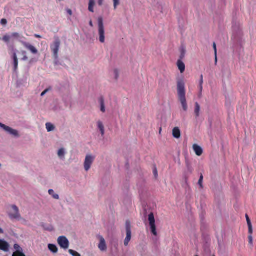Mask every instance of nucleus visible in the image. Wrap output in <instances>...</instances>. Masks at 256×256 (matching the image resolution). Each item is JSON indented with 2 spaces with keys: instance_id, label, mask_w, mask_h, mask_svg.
Masks as SVG:
<instances>
[{
  "instance_id": "8fccbe9b",
  "label": "nucleus",
  "mask_w": 256,
  "mask_h": 256,
  "mask_svg": "<svg viewBox=\"0 0 256 256\" xmlns=\"http://www.w3.org/2000/svg\"><path fill=\"white\" fill-rule=\"evenodd\" d=\"M34 36H35L36 38H42V36H41L40 35H39V34H36L34 35Z\"/></svg>"
},
{
  "instance_id": "f03ea898",
  "label": "nucleus",
  "mask_w": 256,
  "mask_h": 256,
  "mask_svg": "<svg viewBox=\"0 0 256 256\" xmlns=\"http://www.w3.org/2000/svg\"><path fill=\"white\" fill-rule=\"evenodd\" d=\"M98 22L99 40L101 43H104L105 42L104 28L103 22V18L102 16H100L98 18Z\"/></svg>"
},
{
  "instance_id": "f8f14e48",
  "label": "nucleus",
  "mask_w": 256,
  "mask_h": 256,
  "mask_svg": "<svg viewBox=\"0 0 256 256\" xmlns=\"http://www.w3.org/2000/svg\"><path fill=\"white\" fill-rule=\"evenodd\" d=\"M22 44L24 47L30 50L32 54H36L38 53V50L33 46L24 42H22Z\"/></svg>"
},
{
  "instance_id": "864d4df0",
  "label": "nucleus",
  "mask_w": 256,
  "mask_h": 256,
  "mask_svg": "<svg viewBox=\"0 0 256 256\" xmlns=\"http://www.w3.org/2000/svg\"><path fill=\"white\" fill-rule=\"evenodd\" d=\"M4 232L3 230L0 228V234H4Z\"/></svg>"
},
{
  "instance_id": "b1692460",
  "label": "nucleus",
  "mask_w": 256,
  "mask_h": 256,
  "mask_svg": "<svg viewBox=\"0 0 256 256\" xmlns=\"http://www.w3.org/2000/svg\"><path fill=\"white\" fill-rule=\"evenodd\" d=\"M95 5L94 0H89L88 10L90 12H94V7Z\"/></svg>"
},
{
  "instance_id": "7ed1b4c3",
  "label": "nucleus",
  "mask_w": 256,
  "mask_h": 256,
  "mask_svg": "<svg viewBox=\"0 0 256 256\" xmlns=\"http://www.w3.org/2000/svg\"><path fill=\"white\" fill-rule=\"evenodd\" d=\"M126 238L124 240V245L128 246L132 238L130 222L129 220L126 222Z\"/></svg>"
},
{
  "instance_id": "37998d69",
  "label": "nucleus",
  "mask_w": 256,
  "mask_h": 256,
  "mask_svg": "<svg viewBox=\"0 0 256 256\" xmlns=\"http://www.w3.org/2000/svg\"><path fill=\"white\" fill-rule=\"evenodd\" d=\"M66 12L70 16H72V10L70 9H69V8L66 9Z\"/></svg>"
},
{
  "instance_id": "de8ad7c7",
  "label": "nucleus",
  "mask_w": 256,
  "mask_h": 256,
  "mask_svg": "<svg viewBox=\"0 0 256 256\" xmlns=\"http://www.w3.org/2000/svg\"><path fill=\"white\" fill-rule=\"evenodd\" d=\"M217 62H218L217 54H216V55H215V59H214V62H215L216 64Z\"/></svg>"
},
{
  "instance_id": "2eb2a0df",
  "label": "nucleus",
  "mask_w": 256,
  "mask_h": 256,
  "mask_svg": "<svg viewBox=\"0 0 256 256\" xmlns=\"http://www.w3.org/2000/svg\"><path fill=\"white\" fill-rule=\"evenodd\" d=\"M177 66L181 74L183 73L185 70V64L182 60H178L177 62Z\"/></svg>"
},
{
  "instance_id": "6e6d98bb",
  "label": "nucleus",
  "mask_w": 256,
  "mask_h": 256,
  "mask_svg": "<svg viewBox=\"0 0 256 256\" xmlns=\"http://www.w3.org/2000/svg\"><path fill=\"white\" fill-rule=\"evenodd\" d=\"M186 182H187V178H186Z\"/></svg>"
},
{
  "instance_id": "20e7f679",
  "label": "nucleus",
  "mask_w": 256,
  "mask_h": 256,
  "mask_svg": "<svg viewBox=\"0 0 256 256\" xmlns=\"http://www.w3.org/2000/svg\"><path fill=\"white\" fill-rule=\"evenodd\" d=\"M60 40L58 37L54 38V41L53 44L51 46V49L53 52L54 57L56 58L58 56V52L60 46Z\"/></svg>"
},
{
  "instance_id": "cd10ccee",
  "label": "nucleus",
  "mask_w": 256,
  "mask_h": 256,
  "mask_svg": "<svg viewBox=\"0 0 256 256\" xmlns=\"http://www.w3.org/2000/svg\"><path fill=\"white\" fill-rule=\"evenodd\" d=\"M200 111V106L198 102H196L195 103L194 113H195L196 117H198L199 116Z\"/></svg>"
},
{
  "instance_id": "a878e982",
  "label": "nucleus",
  "mask_w": 256,
  "mask_h": 256,
  "mask_svg": "<svg viewBox=\"0 0 256 256\" xmlns=\"http://www.w3.org/2000/svg\"><path fill=\"white\" fill-rule=\"evenodd\" d=\"M46 130L48 132H52L54 130L55 126L50 122H47L46 124Z\"/></svg>"
},
{
  "instance_id": "a18cd8bd",
  "label": "nucleus",
  "mask_w": 256,
  "mask_h": 256,
  "mask_svg": "<svg viewBox=\"0 0 256 256\" xmlns=\"http://www.w3.org/2000/svg\"><path fill=\"white\" fill-rule=\"evenodd\" d=\"M104 0H98V4L101 6L102 5Z\"/></svg>"
},
{
  "instance_id": "9d476101",
  "label": "nucleus",
  "mask_w": 256,
  "mask_h": 256,
  "mask_svg": "<svg viewBox=\"0 0 256 256\" xmlns=\"http://www.w3.org/2000/svg\"><path fill=\"white\" fill-rule=\"evenodd\" d=\"M9 244L3 239H0V250L5 252L9 251Z\"/></svg>"
},
{
  "instance_id": "473e14b6",
  "label": "nucleus",
  "mask_w": 256,
  "mask_h": 256,
  "mask_svg": "<svg viewBox=\"0 0 256 256\" xmlns=\"http://www.w3.org/2000/svg\"><path fill=\"white\" fill-rule=\"evenodd\" d=\"M14 248L16 250V251L22 252V248L18 244H14Z\"/></svg>"
},
{
  "instance_id": "a19ab883",
  "label": "nucleus",
  "mask_w": 256,
  "mask_h": 256,
  "mask_svg": "<svg viewBox=\"0 0 256 256\" xmlns=\"http://www.w3.org/2000/svg\"><path fill=\"white\" fill-rule=\"evenodd\" d=\"M212 46L214 50V55H216L217 54V51H216V44L215 42H213L212 44Z\"/></svg>"
},
{
  "instance_id": "58836bf2",
  "label": "nucleus",
  "mask_w": 256,
  "mask_h": 256,
  "mask_svg": "<svg viewBox=\"0 0 256 256\" xmlns=\"http://www.w3.org/2000/svg\"><path fill=\"white\" fill-rule=\"evenodd\" d=\"M7 20L5 18H2L0 20V24L3 26H6L7 24Z\"/></svg>"
},
{
  "instance_id": "ddd939ff",
  "label": "nucleus",
  "mask_w": 256,
  "mask_h": 256,
  "mask_svg": "<svg viewBox=\"0 0 256 256\" xmlns=\"http://www.w3.org/2000/svg\"><path fill=\"white\" fill-rule=\"evenodd\" d=\"M98 102L100 104V111L104 113L106 112V108H105V104H104V98L102 96H101L100 98H98Z\"/></svg>"
},
{
  "instance_id": "c85d7f7f",
  "label": "nucleus",
  "mask_w": 256,
  "mask_h": 256,
  "mask_svg": "<svg viewBox=\"0 0 256 256\" xmlns=\"http://www.w3.org/2000/svg\"><path fill=\"white\" fill-rule=\"evenodd\" d=\"M203 178H204V177H203L202 174H200L198 184L200 186V188L202 189L203 188V185H202Z\"/></svg>"
},
{
  "instance_id": "7c9ffc66",
  "label": "nucleus",
  "mask_w": 256,
  "mask_h": 256,
  "mask_svg": "<svg viewBox=\"0 0 256 256\" xmlns=\"http://www.w3.org/2000/svg\"><path fill=\"white\" fill-rule=\"evenodd\" d=\"M68 252L72 256H81L78 252L72 250H70Z\"/></svg>"
},
{
  "instance_id": "72a5a7b5",
  "label": "nucleus",
  "mask_w": 256,
  "mask_h": 256,
  "mask_svg": "<svg viewBox=\"0 0 256 256\" xmlns=\"http://www.w3.org/2000/svg\"><path fill=\"white\" fill-rule=\"evenodd\" d=\"M10 36H8V35H6L4 36L3 38H2V40L6 42H8L9 41H10Z\"/></svg>"
},
{
  "instance_id": "79ce46f5",
  "label": "nucleus",
  "mask_w": 256,
  "mask_h": 256,
  "mask_svg": "<svg viewBox=\"0 0 256 256\" xmlns=\"http://www.w3.org/2000/svg\"><path fill=\"white\" fill-rule=\"evenodd\" d=\"M12 36H13V37H14V38H18V37H19L20 35H19V34H18V33H17V32H14V33H12Z\"/></svg>"
},
{
  "instance_id": "e433bc0d",
  "label": "nucleus",
  "mask_w": 256,
  "mask_h": 256,
  "mask_svg": "<svg viewBox=\"0 0 256 256\" xmlns=\"http://www.w3.org/2000/svg\"><path fill=\"white\" fill-rule=\"evenodd\" d=\"M54 64L56 66H58L61 64L60 62L58 60V56L56 58V57H54Z\"/></svg>"
},
{
  "instance_id": "39448f33",
  "label": "nucleus",
  "mask_w": 256,
  "mask_h": 256,
  "mask_svg": "<svg viewBox=\"0 0 256 256\" xmlns=\"http://www.w3.org/2000/svg\"><path fill=\"white\" fill-rule=\"evenodd\" d=\"M148 220L149 222L151 232L154 235L156 236L157 235V232L155 224V219L154 214L152 212H151L149 214L148 216Z\"/></svg>"
},
{
  "instance_id": "dca6fc26",
  "label": "nucleus",
  "mask_w": 256,
  "mask_h": 256,
  "mask_svg": "<svg viewBox=\"0 0 256 256\" xmlns=\"http://www.w3.org/2000/svg\"><path fill=\"white\" fill-rule=\"evenodd\" d=\"M13 60H14V72H17V70L18 68V59L16 54L15 52L13 54Z\"/></svg>"
},
{
  "instance_id": "393cba45",
  "label": "nucleus",
  "mask_w": 256,
  "mask_h": 256,
  "mask_svg": "<svg viewBox=\"0 0 256 256\" xmlns=\"http://www.w3.org/2000/svg\"><path fill=\"white\" fill-rule=\"evenodd\" d=\"M65 154V150L64 148H61L58 150V155L60 158L63 160L64 158Z\"/></svg>"
},
{
  "instance_id": "c9c22d12",
  "label": "nucleus",
  "mask_w": 256,
  "mask_h": 256,
  "mask_svg": "<svg viewBox=\"0 0 256 256\" xmlns=\"http://www.w3.org/2000/svg\"><path fill=\"white\" fill-rule=\"evenodd\" d=\"M120 0H113L114 8L116 9L118 6L120 4Z\"/></svg>"
},
{
  "instance_id": "052dcab7",
  "label": "nucleus",
  "mask_w": 256,
  "mask_h": 256,
  "mask_svg": "<svg viewBox=\"0 0 256 256\" xmlns=\"http://www.w3.org/2000/svg\"><path fill=\"white\" fill-rule=\"evenodd\" d=\"M195 256H198V255H196Z\"/></svg>"
},
{
  "instance_id": "bb28decb",
  "label": "nucleus",
  "mask_w": 256,
  "mask_h": 256,
  "mask_svg": "<svg viewBox=\"0 0 256 256\" xmlns=\"http://www.w3.org/2000/svg\"><path fill=\"white\" fill-rule=\"evenodd\" d=\"M48 192L54 199L58 200L60 198L58 194H55L53 190H49Z\"/></svg>"
},
{
  "instance_id": "bf43d9fd",
  "label": "nucleus",
  "mask_w": 256,
  "mask_h": 256,
  "mask_svg": "<svg viewBox=\"0 0 256 256\" xmlns=\"http://www.w3.org/2000/svg\"><path fill=\"white\" fill-rule=\"evenodd\" d=\"M1 166H2V165H1V164H0V168H1Z\"/></svg>"
},
{
  "instance_id": "f257e3e1",
  "label": "nucleus",
  "mask_w": 256,
  "mask_h": 256,
  "mask_svg": "<svg viewBox=\"0 0 256 256\" xmlns=\"http://www.w3.org/2000/svg\"><path fill=\"white\" fill-rule=\"evenodd\" d=\"M177 91L178 100L180 101L184 110H188V106L186 98V91L184 82L182 79H178L177 81Z\"/></svg>"
},
{
  "instance_id": "f704fd0d",
  "label": "nucleus",
  "mask_w": 256,
  "mask_h": 256,
  "mask_svg": "<svg viewBox=\"0 0 256 256\" xmlns=\"http://www.w3.org/2000/svg\"><path fill=\"white\" fill-rule=\"evenodd\" d=\"M250 234V235L248 236V242L250 245L252 246L253 239H252V234Z\"/></svg>"
},
{
  "instance_id": "c756f323",
  "label": "nucleus",
  "mask_w": 256,
  "mask_h": 256,
  "mask_svg": "<svg viewBox=\"0 0 256 256\" xmlns=\"http://www.w3.org/2000/svg\"><path fill=\"white\" fill-rule=\"evenodd\" d=\"M12 256H26L22 252L16 251L14 252Z\"/></svg>"
},
{
  "instance_id": "603ef678",
  "label": "nucleus",
  "mask_w": 256,
  "mask_h": 256,
  "mask_svg": "<svg viewBox=\"0 0 256 256\" xmlns=\"http://www.w3.org/2000/svg\"><path fill=\"white\" fill-rule=\"evenodd\" d=\"M4 125V124L0 122V128H3Z\"/></svg>"
},
{
  "instance_id": "ea45409f",
  "label": "nucleus",
  "mask_w": 256,
  "mask_h": 256,
  "mask_svg": "<svg viewBox=\"0 0 256 256\" xmlns=\"http://www.w3.org/2000/svg\"><path fill=\"white\" fill-rule=\"evenodd\" d=\"M50 90V88H48L46 89L41 94L40 96H44Z\"/></svg>"
},
{
  "instance_id": "9b49d317",
  "label": "nucleus",
  "mask_w": 256,
  "mask_h": 256,
  "mask_svg": "<svg viewBox=\"0 0 256 256\" xmlns=\"http://www.w3.org/2000/svg\"><path fill=\"white\" fill-rule=\"evenodd\" d=\"M100 244H98V247L101 251H106L107 249L106 241L104 238L101 236H99Z\"/></svg>"
},
{
  "instance_id": "c03bdc74",
  "label": "nucleus",
  "mask_w": 256,
  "mask_h": 256,
  "mask_svg": "<svg viewBox=\"0 0 256 256\" xmlns=\"http://www.w3.org/2000/svg\"><path fill=\"white\" fill-rule=\"evenodd\" d=\"M203 84V76L202 75L200 76V85H202Z\"/></svg>"
},
{
  "instance_id": "a211bd4d",
  "label": "nucleus",
  "mask_w": 256,
  "mask_h": 256,
  "mask_svg": "<svg viewBox=\"0 0 256 256\" xmlns=\"http://www.w3.org/2000/svg\"><path fill=\"white\" fill-rule=\"evenodd\" d=\"M172 136L174 138H179L180 137V131L178 128L175 127L172 130Z\"/></svg>"
},
{
  "instance_id": "6ab92c4d",
  "label": "nucleus",
  "mask_w": 256,
  "mask_h": 256,
  "mask_svg": "<svg viewBox=\"0 0 256 256\" xmlns=\"http://www.w3.org/2000/svg\"><path fill=\"white\" fill-rule=\"evenodd\" d=\"M186 167L187 173L188 174H192L193 171V168L190 162L186 158Z\"/></svg>"
},
{
  "instance_id": "1a4fd4ad",
  "label": "nucleus",
  "mask_w": 256,
  "mask_h": 256,
  "mask_svg": "<svg viewBox=\"0 0 256 256\" xmlns=\"http://www.w3.org/2000/svg\"><path fill=\"white\" fill-rule=\"evenodd\" d=\"M58 242L60 246L64 249H68L69 246V242L64 236H60L58 239Z\"/></svg>"
},
{
  "instance_id": "3c124183",
  "label": "nucleus",
  "mask_w": 256,
  "mask_h": 256,
  "mask_svg": "<svg viewBox=\"0 0 256 256\" xmlns=\"http://www.w3.org/2000/svg\"><path fill=\"white\" fill-rule=\"evenodd\" d=\"M202 85H200V92H202Z\"/></svg>"
},
{
  "instance_id": "4d7b16f0",
  "label": "nucleus",
  "mask_w": 256,
  "mask_h": 256,
  "mask_svg": "<svg viewBox=\"0 0 256 256\" xmlns=\"http://www.w3.org/2000/svg\"><path fill=\"white\" fill-rule=\"evenodd\" d=\"M31 62H32V60L30 62V63H31Z\"/></svg>"
},
{
  "instance_id": "6e6552de",
  "label": "nucleus",
  "mask_w": 256,
  "mask_h": 256,
  "mask_svg": "<svg viewBox=\"0 0 256 256\" xmlns=\"http://www.w3.org/2000/svg\"><path fill=\"white\" fill-rule=\"evenodd\" d=\"M2 129L6 132L8 134L12 136V137L14 138H18L20 137V134L19 132L16 130L13 129L10 126H8L6 125H4Z\"/></svg>"
},
{
  "instance_id": "aec40b11",
  "label": "nucleus",
  "mask_w": 256,
  "mask_h": 256,
  "mask_svg": "<svg viewBox=\"0 0 256 256\" xmlns=\"http://www.w3.org/2000/svg\"><path fill=\"white\" fill-rule=\"evenodd\" d=\"M40 226L45 230L52 232L54 230L53 226L50 224H46L44 223H42Z\"/></svg>"
},
{
  "instance_id": "423d86ee",
  "label": "nucleus",
  "mask_w": 256,
  "mask_h": 256,
  "mask_svg": "<svg viewBox=\"0 0 256 256\" xmlns=\"http://www.w3.org/2000/svg\"><path fill=\"white\" fill-rule=\"evenodd\" d=\"M94 158V156L90 154H87L86 156L84 162V168L86 171L88 172L90 169Z\"/></svg>"
},
{
  "instance_id": "4468645a",
  "label": "nucleus",
  "mask_w": 256,
  "mask_h": 256,
  "mask_svg": "<svg viewBox=\"0 0 256 256\" xmlns=\"http://www.w3.org/2000/svg\"><path fill=\"white\" fill-rule=\"evenodd\" d=\"M193 149L197 156H200L202 154L203 152L202 149L200 146L198 144H194L193 145Z\"/></svg>"
},
{
  "instance_id": "f3484780",
  "label": "nucleus",
  "mask_w": 256,
  "mask_h": 256,
  "mask_svg": "<svg viewBox=\"0 0 256 256\" xmlns=\"http://www.w3.org/2000/svg\"><path fill=\"white\" fill-rule=\"evenodd\" d=\"M97 126L100 131L102 136H103L104 134V127L102 122L100 120H98L97 122Z\"/></svg>"
},
{
  "instance_id": "0eeeda50",
  "label": "nucleus",
  "mask_w": 256,
  "mask_h": 256,
  "mask_svg": "<svg viewBox=\"0 0 256 256\" xmlns=\"http://www.w3.org/2000/svg\"><path fill=\"white\" fill-rule=\"evenodd\" d=\"M12 208L14 211V212L8 213V216L11 220H20L21 219V216L19 212V209L18 207L13 204L12 206Z\"/></svg>"
},
{
  "instance_id": "5fc2aeb1",
  "label": "nucleus",
  "mask_w": 256,
  "mask_h": 256,
  "mask_svg": "<svg viewBox=\"0 0 256 256\" xmlns=\"http://www.w3.org/2000/svg\"><path fill=\"white\" fill-rule=\"evenodd\" d=\"M161 131H162V128H160V130H159V132H160V134Z\"/></svg>"
},
{
  "instance_id": "13d9d810",
  "label": "nucleus",
  "mask_w": 256,
  "mask_h": 256,
  "mask_svg": "<svg viewBox=\"0 0 256 256\" xmlns=\"http://www.w3.org/2000/svg\"><path fill=\"white\" fill-rule=\"evenodd\" d=\"M17 84H18V86H19V84H18V82H17Z\"/></svg>"
},
{
  "instance_id": "680f3d73",
  "label": "nucleus",
  "mask_w": 256,
  "mask_h": 256,
  "mask_svg": "<svg viewBox=\"0 0 256 256\" xmlns=\"http://www.w3.org/2000/svg\"><path fill=\"white\" fill-rule=\"evenodd\" d=\"M212 256H215L214 255H213Z\"/></svg>"
},
{
  "instance_id": "4c0bfd02",
  "label": "nucleus",
  "mask_w": 256,
  "mask_h": 256,
  "mask_svg": "<svg viewBox=\"0 0 256 256\" xmlns=\"http://www.w3.org/2000/svg\"><path fill=\"white\" fill-rule=\"evenodd\" d=\"M22 54L23 55H24V57H23V58H22V60H28V56H26V52H25V51H22Z\"/></svg>"
},
{
  "instance_id": "412c9836",
  "label": "nucleus",
  "mask_w": 256,
  "mask_h": 256,
  "mask_svg": "<svg viewBox=\"0 0 256 256\" xmlns=\"http://www.w3.org/2000/svg\"><path fill=\"white\" fill-rule=\"evenodd\" d=\"M246 222L248 226V234H252V224L251 223L250 220L248 216V214H246Z\"/></svg>"
},
{
  "instance_id": "5701e85b",
  "label": "nucleus",
  "mask_w": 256,
  "mask_h": 256,
  "mask_svg": "<svg viewBox=\"0 0 256 256\" xmlns=\"http://www.w3.org/2000/svg\"><path fill=\"white\" fill-rule=\"evenodd\" d=\"M180 59L179 60H183L185 57V54L186 53V50L185 48V47L184 46H182L180 48Z\"/></svg>"
},
{
  "instance_id": "2f4dec72",
  "label": "nucleus",
  "mask_w": 256,
  "mask_h": 256,
  "mask_svg": "<svg viewBox=\"0 0 256 256\" xmlns=\"http://www.w3.org/2000/svg\"><path fill=\"white\" fill-rule=\"evenodd\" d=\"M114 78L116 80H118L119 77V72L118 69H114Z\"/></svg>"
},
{
  "instance_id": "09e8293b",
  "label": "nucleus",
  "mask_w": 256,
  "mask_h": 256,
  "mask_svg": "<svg viewBox=\"0 0 256 256\" xmlns=\"http://www.w3.org/2000/svg\"><path fill=\"white\" fill-rule=\"evenodd\" d=\"M89 24L90 26H91V27H93L94 26V25H93V23H92V20H90L89 22Z\"/></svg>"
},
{
  "instance_id": "49530a36",
  "label": "nucleus",
  "mask_w": 256,
  "mask_h": 256,
  "mask_svg": "<svg viewBox=\"0 0 256 256\" xmlns=\"http://www.w3.org/2000/svg\"><path fill=\"white\" fill-rule=\"evenodd\" d=\"M154 172V174L155 176L156 177L157 176H158V172H157L156 168H155Z\"/></svg>"
},
{
  "instance_id": "4be33fe9",
  "label": "nucleus",
  "mask_w": 256,
  "mask_h": 256,
  "mask_svg": "<svg viewBox=\"0 0 256 256\" xmlns=\"http://www.w3.org/2000/svg\"><path fill=\"white\" fill-rule=\"evenodd\" d=\"M48 248L51 252H52L54 254H56L58 252V248L55 244H48Z\"/></svg>"
}]
</instances>
